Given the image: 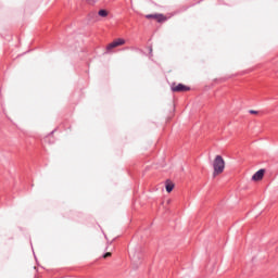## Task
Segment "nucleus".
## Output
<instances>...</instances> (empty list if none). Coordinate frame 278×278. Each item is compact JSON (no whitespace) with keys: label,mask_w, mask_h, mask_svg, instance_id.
<instances>
[{"label":"nucleus","mask_w":278,"mask_h":278,"mask_svg":"<svg viewBox=\"0 0 278 278\" xmlns=\"http://www.w3.org/2000/svg\"><path fill=\"white\" fill-rule=\"evenodd\" d=\"M264 175H265V169H258L252 176V180L253 181H261L264 178Z\"/></svg>","instance_id":"6e6552de"},{"label":"nucleus","mask_w":278,"mask_h":278,"mask_svg":"<svg viewBox=\"0 0 278 278\" xmlns=\"http://www.w3.org/2000/svg\"><path fill=\"white\" fill-rule=\"evenodd\" d=\"M109 257H112V252H106L103 254V258L106 260Z\"/></svg>","instance_id":"9b49d317"},{"label":"nucleus","mask_w":278,"mask_h":278,"mask_svg":"<svg viewBox=\"0 0 278 278\" xmlns=\"http://www.w3.org/2000/svg\"><path fill=\"white\" fill-rule=\"evenodd\" d=\"M126 40L124 38H116L106 46V51L112 52L116 48L125 46Z\"/></svg>","instance_id":"7ed1b4c3"},{"label":"nucleus","mask_w":278,"mask_h":278,"mask_svg":"<svg viewBox=\"0 0 278 278\" xmlns=\"http://www.w3.org/2000/svg\"><path fill=\"white\" fill-rule=\"evenodd\" d=\"M213 177H217L218 175L223 174L226 168V162L223 156L216 155L214 162H213Z\"/></svg>","instance_id":"f257e3e1"},{"label":"nucleus","mask_w":278,"mask_h":278,"mask_svg":"<svg viewBox=\"0 0 278 278\" xmlns=\"http://www.w3.org/2000/svg\"><path fill=\"white\" fill-rule=\"evenodd\" d=\"M147 20H155L157 23H165L167 22V16L162 13H155V14H147Z\"/></svg>","instance_id":"423d86ee"},{"label":"nucleus","mask_w":278,"mask_h":278,"mask_svg":"<svg viewBox=\"0 0 278 278\" xmlns=\"http://www.w3.org/2000/svg\"><path fill=\"white\" fill-rule=\"evenodd\" d=\"M126 40L124 38H116L106 46V51L112 52L116 48L125 46Z\"/></svg>","instance_id":"f03ea898"},{"label":"nucleus","mask_w":278,"mask_h":278,"mask_svg":"<svg viewBox=\"0 0 278 278\" xmlns=\"http://www.w3.org/2000/svg\"><path fill=\"white\" fill-rule=\"evenodd\" d=\"M126 40L124 38H116L106 46V51L112 52L116 48L125 46Z\"/></svg>","instance_id":"39448f33"},{"label":"nucleus","mask_w":278,"mask_h":278,"mask_svg":"<svg viewBox=\"0 0 278 278\" xmlns=\"http://www.w3.org/2000/svg\"><path fill=\"white\" fill-rule=\"evenodd\" d=\"M189 90H190V88L185 86V85H182V84H178V85H173L172 86V91L173 92H187Z\"/></svg>","instance_id":"0eeeda50"},{"label":"nucleus","mask_w":278,"mask_h":278,"mask_svg":"<svg viewBox=\"0 0 278 278\" xmlns=\"http://www.w3.org/2000/svg\"><path fill=\"white\" fill-rule=\"evenodd\" d=\"M108 15H110V12H109V11H105V9H101V10L99 11V16H100V17L105 18V17H108Z\"/></svg>","instance_id":"1a4fd4ad"},{"label":"nucleus","mask_w":278,"mask_h":278,"mask_svg":"<svg viewBox=\"0 0 278 278\" xmlns=\"http://www.w3.org/2000/svg\"><path fill=\"white\" fill-rule=\"evenodd\" d=\"M175 185L173 182H166V191L170 193L174 190Z\"/></svg>","instance_id":"9d476101"},{"label":"nucleus","mask_w":278,"mask_h":278,"mask_svg":"<svg viewBox=\"0 0 278 278\" xmlns=\"http://www.w3.org/2000/svg\"><path fill=\"white\" fill-rule=\"evenodd\" d=\"M249 113H250V114H253V115H257V114H258L257 111H253V110H251Z\"/></svg>","instance_id":"f8f14e48"},{"label":"nucleus","mask_w":278,"mask_h":278,"mask_svg":"<svg viewBox=\"0 0 278 278\" xmlns=\"http://www.w3.org/2000/svg\"><path fill=\"white\" fill-rule=\"evenodd\" d=\"M126 40L124 38H116L106 46V51L112 52L116 48L125 46Z\"/></svg>","instance_id":"20e7f679"}]
</instances>
